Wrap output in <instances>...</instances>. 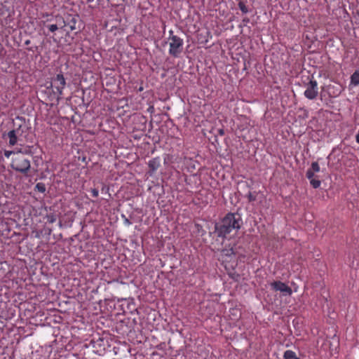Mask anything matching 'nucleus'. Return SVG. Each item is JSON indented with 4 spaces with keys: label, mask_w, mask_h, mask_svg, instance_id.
<instances>
[{
    "label": "nucleus",
    "mask_w": 359,
    "mask_h": 359,
    "mask_svg": "<svg viewBox=\"0 0 359 359\" xmlns=\"http://www.w3.org/2000/svg\"><path fill=\"white\" fill-rule=\"evenodd\" d=\"M149 111L152 112L154 110V107H150L148 109Z\"/></svg>",
    "instance_id": "a878e982"
},
{
    "label": "nucleus",
    "mask_w": 359,
    "mask_h": 359,
    "mask_svg": "<svg viewBox=\"0 0 359 359\" xmlns=\"http://www.w3.org/2000/svg\"><path fill=\"white\" fill-rule=\"evenodd\" d=\"M91 193L93 196L97 197L99 194V191L97 189H91Z\"/></svg>",
    "instance_id": "4be33fe9"
},
{
    "label": "nucleus",
    "mask_w": 359,
    "mask_h": 359,
    "mask_svg": "<svg viewBox=\"0 0 359 359\" xmlns=\"http://www.w3.org/2000/svg\"><path fill=\"white\" fill-rule=\"evenodd\" d=\"M12 154H14V156H16V152L15 151H8V150H5L4 151V156L6 157V158H9Z\"/></svg>",
    "instance_id": "6ab92c4d"
},
{
    "label": "nucleus",
    "mask_w": 359,
    "mask_h": 359,
    "mask_svg": "<svg viewBox=\"0 0 359 359\" xmlns=\"http://www.w3.org/2000/svg\"><path fill=\"white\" fill-rule=\"evenodd\" d=\"M172 36H177V35H174V32L173 30L170 29L169 31V37H168V41L171 40V37Z\"/></svg>",
    "instance_id": "5701e85b"
},
{
    "label": "nucleus",
    "mask_w": 359,
    "mask_h": 359,
    "mask_svg": "<svg viewBox=\"0 0 359 359\" xmlns=\"http://www.w3.org/2000/svg\"><path fill=\"white\" fill-rule=\"evenodd\" d=\"M11 168L22 174H26L30 169V161L25 157L20 151H16V156H13L11 163Z\"/></svg>",
    "instance_id": "f257e3e1"
},
{
    "label": "nucleus",
    "mask_w": 359,
    "mask_h": 359,
    "mask_svg": "<svg viewBox=\"0 0 359 359\" xmlns=\"http://www.w3.org/2000/svg\"><path fill=\"white\" fill-rule=\"evenodd\" d=\"M284 359H300L298 358L294 351L292 350H287L283 354Z\"/></svg>",
    "instance_id": "9b49d317"
},
{
    "label": "nucleus",
    "mask_w": 359,
    "mask_h": 359,
    "mask_svg": "<svg viewBox=\"0 0 359 359\" xmlns=\"http://www.w3.org/2000/svg\"><path fill=\"white\" fill-rule=\"evenodd\" d=\"M148 165H149L151 174H153L158 170V168L161 165L160 158L155 157V158L151 159L148 163Z\"/></svg>",
    "instance_id": "6e6552de"
},
{
    "label": "nucleus",
    "mask_w": 359,
    "mask_h": 359,
    "mask_svg": "<svg viewBox=\"0 0 359 359\" xmlns=\"http://www.w3.org/2000/svg\"><path fill=\"white\" fill-rule=\"evenodd\" d=\"M47 27L51 32H54L58 29L57 25L55 24L48 25Z\"/></svg>",
    "instance_id": "a211bd4d"
},
{
    "label": "nucleus",
    "mask_w": 359,
    "mask_h": 359,
    "mask_svg": "<svg viewBox=\"0 0 359 359\" xmlns=\"http://www.w3.org/2000/svg\"><path fill=\"white\" fill-rule=\"evenodd\" d=\"M271 286L274 290L280 291L285 295H290L292 293V289L287 285L279 280L273 281L271 283Z\"/></svg>",
    "instance_id": "423d86ee"
},
{
    "label": "nucleus",
    "mask_w": 359,
    "mask_h": 359,
    "mask_svg": "<svg viewBox=\"0 0 359 359\" xmlns=\"http://www.w3.org/2000/svg\"><path fill=\"white\" fill-rule=\"evenodd\" d=\"M50 231H51V229H45L46 233H48V234L50 233Z\"/></svg>",
    "instance_id": "393cba45"
},
{
    "label": "nucleus",
    "mask_w": 359,
    "mask_h": 359,
    "mask_svg": "<svg viewBox=\"0 0 359 359\" xmlns=\"http://www.w3.org/2000/svg\"><path fill=\"white\" fill-rule=\"evenodd\" d=\"M309 182H310L311 185L314 189H317V188L320 187V186L321 184L320 180L315 179V178H312L311 180H309Z\"/></svg>",
    "instance_id": "ddd939ff"
},
{
    "label": "nucleus",
    "mask_w": 359,
    "mask_h": 359,
    "mask_svg": "<svg viewBox=\"0 0 359 359\" xmlns=\"http://www.w3.org/2000/svg\"><path fill=\"white\" fill-rule=\"evenodd\" d=\"M312 172H320V165L317 162H313L310 168Z\"/></svg>",
    "instance_id": "2eb2a0df"
},
{
    "label": "nucleus",
    "mask_w": 359,
    "mask_h": 359,
    "mask_svg": "<svg viewBox=\"0 0 359 359\" xmlns=\"http://www.w3.org/2000/svg\"><path fill=\"white\" fill-rule=\"evenodd\" d=\"M241 226H210L209 231L213 237L221 238L222 241L227 238L233 229H240Z\"/></svg>",
    "instance_id": "f03ea898"
},
{
    "label": "nucleus",
    "mask_w": 359,
    "mask_h": 359,
    "mask_svg": "<svg viewBox=\"0 0 359 359\" xmlns=\"http://www.w3.org/2000/svg\"><path fill=\"white\" fill-rule=\"evenodd\" d=\"M234 254H235V252H234L233 248H225L222 250V255L224 256V257H229Z\"/></svg>",
    "instance_id": "f8f14e48"
},
{
    "label": "nucleus",
    "mask_w": 359,
    "mask_h": 359,
    "mask_svg": "<svg viewBox=\"0 0 359 359\" xmlns=\"http://www.w3.org/2000/svg\"><path fill=\"white\" fill-rule=\"evenodd\" d=\"M241 216L238 213L229 212L222 219L223 224H238Z\"/></svg>",
    "instance_id": "0eeeda50"
},
{
    "label": "nucleus",
    "mask_w": 359,
    "mask_h": 359,
    "mask_svg": "<svg viewBox=\"0 0 359 359\" xmlns=\"http://www.w3.org/2000/svg\"><path fill=\"white\" fill-rule=\"evenodd\" d=\"M306 90L304 93V96L309 100H315L318 95V83L313 79H311L308 83L305 85Z\"/></svg>",
    "instance_id": "39448f33"
},
{
    "label": "nucleus",
    "mask_w": 359,
    "mask_h": 359,
    "mask_svg": "<svg viewBox=\"0 0 359 359\" xmlns=\"http://www.w3.org/2000/svg\"><path fill=\"white\" fill-rule=\"evenodd\" d=\"M238 7L240 8V10L241 11V12L243 13H248V8L246 7V6L243 3V2H239L238 4Z\"/></svg>",
    "instance_id": "dca6fc26"
},
{
    "label": "nucleus",
    "mask_w": 359,
    "mask_h": 359,
    "mask_svg": "<svg viewBox=\"0 0 359 359\" xmlns=\"http://www.w3.org/2000/svg\"><path fill=\"white\" fill-rule=\"evenodd\" d=\"M66 86V81L62 74H57L55 77L53 79L50 87H54L57 93V100L59 101L62 98L63 90Z\"/></svg>",
    "instance_id": "20e7f679"
},
{
    "label": "nucleus",
    "mask_w": 359,
    "mask_h": 359,
    "mask_svg": "<svg viewBox=\"0 0 359 359\" xmlns=\"http://www.w3.org/2000/svg\"><path fill=\"white\" fill-rule=\"evenodd\" d=\"M169 54L178 57L183 50L184 41L180 36H172L169 41Z\"/></svg>",
    "instance_id": "7ed1b4c3"
},
{
    "label": "nucleus",
    "mask_w": 359,
    "mask_h": 359,
    "mask_svg": "<svg viewBox=\"0 0 359 359\" xmlns=\"http://www.w3.org/2000/svg\"><path fill=\"white\" fill-rule=\"evenodd\" d=\"M248 198L249 201H254L256 199V196L254 194H252L251 192H250L248 194Z\"/></svg>",
    "instance_id": "412c9836"
},
{
    "label": "nucleus",
    "mask_w": 359,
    "mask_h": 359,
    "mask_svg": "<svg viewBox=\"0 0 359 359\" xmlns=\"http://www.w3.org/2000/svg\"><path fill=\"white\" fill-rule=\"evenodd\" d=\"M93 231L95 233H97V236L98 237H101L102 235L101 233H100V228L102 227V226H96V225H94L93 226Z\"/></svg>",
    "instance_id": "aec40b11"
},
{
    "label": "nucleus",
    "mask_w": 359,
    "mask_h": 359,
    "mask_svg": "<svg viewBox=\"0 0 359 359\" xmlns=\"http://www.w3.org/2000/svg\"><path fill=\"white\" fill-rule=\"evenodd\" d=\"M17 131L15 130H12L8 133V137L9 138V145L14 146L17 144L18 137L16 135Z\"/></svg>",
    "instance_id": "1a4fd4ad"
},
{
    "label": "nucleus",
    "mask_w": 359,
    "mask_h": 359,
    "mask_svg": "<svg viewBox=\"0 0 359 359\" xmlns=\"http://www.w3.org/2000/svg\"><path fill=\"white\" fill-rule=\"evenodd\" d=\"M359 84V69H356L351 76L350 85L357 86Z\"/></svg>",
    "instance_id": "9d476101"
},
{
    "label": "nucleus",
    "mask_w": 359,
    "mask_h": 359,
    "mask_svg": "<svg viewBox=\"0 0 359 359\" xmlns=\"http://www.w3.org/2000/svg\"><path fill=\"white\" fill-rule=\"evenodd\" d=\"M355 141L358 144H359V130L358 131V133L355 135Z\"/></svg>",
    "instance_id": "b1692460"
},
{
    "label": "nucleus",
    "mask_w": 359,
    "mask_h": 359,
    "mask_svg": "<svg viewBox=\"0 0 359 359\" xmlns=\"http://www.w3.org/2000/svg\"><path fill=\"white\" fill-rule=\"evenodd\" d=\"M35 189L41 193H44L46 191V186L42 182L37 183L35 186Z\"/></svg>",
    "instance_id": "4468645a"
},
{
    "label": "nucleus",
    "mask_w": 359,
    "mask_h": 359,
    "mask_svg": "<svg viewBox=\"0 0 359 359\" xmlns=\"http://www.w3.org/2000/svg\"><path fill=\"white\" fill-rule=\"evenodd\" d=\"M315 172L311 171V169L309 168L307 170L306 176L309 179V180H311L312 178H314Z\"/></svg>",
    "instance_id": "f3484780"
}]
</instances>
